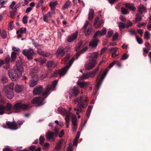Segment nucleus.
I'll return each mask as SVG.
<instances>
[{"mask_svg":"<svg viewBox=\"0 0 151 151\" xmlns=\"http://www.w3.org/2000/svg\"><path fill=\"white\" fill-rule=\"evenodd\" d=\"M67 50V47L66 48H64L61 47L59 48L57 50V53L58 55L63 56Z\"/></svg>","mask_w":151,"mask_h":151,"instance_id":"obj_21","label":"nucleus"},{"mask_svg":"<svg viewBox=\"0 0 151 151\" xmlns=\"http://www.w3.org/2000/svg\"><path fill=\"white\" fill-rule=\"evenodd\" d=\"M132 25V23L129 20L128 21L126 24H125L126 27V28H128L129 27L131 26Z\"/></svg>","mask_w":151,"mask_h":151,"instance_id":"obj_50","label":"nucleus"},{"mask_svg":"<svg viewBox=\"0 0 151 151\" xmlns=\"http://www.w3.org/2000/svg\"><path fill=\"white\" fill-rule=\"evenodd\" d=\"M108 71V69L106 68L104 70L103 73L101 75L100 72L97 77L96 79L97 84L96 86V88L97 90H98L102 82L103 81Z\"/></svg>","mask_w":151,"mask_h":151,"instance_id":"obj_5","label":"nucleus"},{"mask_svg":"<svg viewBox=\"0 0 151 151\" xmlns=\"http://www.w3.org/2000/svg\"><path fill=\"white\" fill-rule=\"evenodd\" d=\"M99 69V66H97L96 69L91 72H89L88 73H87L85 75L83 76V78L84 79H86L89 77H91L92 78L95 75V74Z\"/></svg>","mask_w":151,"mask_h":151,"instance_id":"obj_10","label":"nucleus"},{"mask_svg":"<svg viewBox=\"0 0 151 151\" xmlns=\"http://www.w3.org/2000/svg\"><path fill=\"white\" fill-rule=\"evenodd\" d=\"M80 134V132H77L76 135L75 136V138L74 139L75 140H78V139L79 137Z\"/></svg>","mask_w":151,"mask_h":151,"instance_id":"obj_62","label":"nucleus"},{"mask_svg":"<svg viewBox=\"0 0 151 151\" xmlns=\"http://www.w3.org/2000/svg\"><path fill=\"white\" fill-rule=\"evenodd\" d=\"M58 111L60 113L63 115H65V125L66 127H69V125L70 121V118L71 116V113H69L67 110L62 108H58Z\"/></svg>","mask_w":151,"mask_h":151,"instance_id":"obj_6","label":"nucleus"},{"mask_svg":"<svg viewBox=\"0 0 151 151\" xmlns=\"http://www.w3.org/2000/svg\"><path fill=\"white\" fill-rule=\"evenodd\" d=\"M71 2L69 1H67L63 7V9H64L67 8L68 6L70 4Z\"/></svg>","mask_w":151,"mask_h":151,"instance_id":"obj_47","label":"nucleus"},{"mask_svg":"<svg viewBox=\"0 0 151 151\" xmlns=\"http://www.w3.org/2000/svg\"><path fill=\"white\" fill-rule=\"evenodd\" d=\"M93 106H88V108L87 111L86 116L88 118L89 117Z\"/></svg>","mask_w":151,"mask_h":151,"instance_id":"obj_42","label":"nucleus"},{"mask_svg":"<svg viewBox=\"0 0 151 151\" xmlns=\"http://www.w3.org/2000/svg\"><path fill=\"white\" fill-rule=\"evenodd\" d=\"M106 33V29L103 27L101 31L98 30L97 31L94 35V37H96L99 35L102 36L105 35Z\"/></svg>","mask_w":151,"mask_h":151,"instance_id":"obj_15","label":"nucleus"},{"mask_svg":"<svg viewBox=\"0 0 151 151\" xmlns=\"http://www.w3.org/2000/svg\"><path fill=\"white\" fill-rule=\"evenodd\" d=\"M64 134V130L62 129L60 133L59 134L58 136L60 137H61L63 136V135Z\"/></svg>","mask_w":151,"mask_h":151,"instance_id":"obj_63","label":"nucleus"},{"mask_svg":"<svg viewBox=\"0 0 151 151\" xmlns=\"http://www.w3.org/2000/svg\"><path fill=\"white\" fill-rule=\"evenodd\" d=\"M0 81L3 84H5L8 82L7 77L4 75L0 76Z\"/></svg>","mask_w":151,"mask_h":151,"instance_id":"obj_34","label":"nucleus"},{"mask_svg":"<svg viewBox=\"0 0 151 151\" xmlns=\"http://www.w3.org/2000/svg\"><path fill=\"white\" fill-rule=\"evenodd\" d=\"M118 33L117 32L116 33L115 35L113 36L112 37V40L114 41L116 40L118 37Z\"/></svg>","mask_w":151,"mask_h":151,"instance_id":"obj_61","label":"nucleus"},{"mask_svg":"<svg viewBox=\"0 0 151 151\" xmlns=\"http://www.w3.org/2000/svg\"><path fill=\"white\" fill-rule=\"evenodd\" d=\"M121 11L123 14H126L128 13L127 10L124 7L122 8Z\"/></svg>","mask_w":151,"mask_h":151,"instance_id":"obj_52","label":"nucleus"},{"mask_svg":"<svg viewBox=\"0 0 151 151\" xmlns=\"http://www.w3.org/2000/svg\"><path fill=\"white\" fill-rule=\"evenodd\" d=\"M0 35L3 39H5L6 36V32L5 31H0Z\"/></svg>","mask_w":151,"mask_h":151,"instance_id":"obj_44","label":"nucleus"},{"mask_svg":"<svg viewBox=\"0 0 151 151\" xmlns=\"http://www.w3.org/2000/svg\"><path fill=\"white\" fill-rule=\"evenodd\" d=\"M113 34V31L112 30H110L108 31L107 35L106 36L107 37H111Z\"/></svg>","mask_w":151,"mask_h":151,"instance_id":"obj_51","label":"nucleus"},{"mask_svg":"<svg viewBox=\"0 0 151 151\" xmlns=\"http://www.w3.org/2000/svg\"><path fill=\"white\" fill-rule=\"evenodd\" d=\"M58 2L57 1H55L54 2L51 1L49 4L50 7L51 8V11H53V12L55 13L54 9L55 6L57 4Z\"/></svg>","mask_w":151,"mask_h":151,"instance_id":"obj_31","label":"nucleus"},{"mask_svg":"<svg viewBox=\"0 0 151 151\" xmlns=\"http://www.w3.org/2000/svg\"><path fill=\"white\" fill-rule=\"evenodd\" d=\"M22 74V72L14 69L9 70L8 72L9 76L12 81L17 80Z\"/></svg>","mask_w":151,"mask_h":151,"instance_id":"obj_7","label":"nucleus"},{"mask_svg":"<svg viewBox=\"0 0 151 151\" xmlns=\"http://www.w3.org/2000/svg\"><path fill=\"white\" fill-rule=\"evenodd\" d=\"M77 119L75 116L73 117L72 119V123L73 126H77Z\"/></svg>","mask_w":151,"mask_h":151,"instance_id":"obj_43","label":"nucleus"},{"mask_svg":"<svg viewBox=\"0 0 151 151\" xmlns=\"http://www.w3.org/2000/svg\"><path fill=\"white\" fill-rule=\"evenodd\" d=\"M16 68L14 69L17 70L18 71H19V72H22L23 70V66L22 65V63L21 61H18L16 63Z\"/></svg>","mask_w":151,"mask_h":151,"instance_id":"obj_25","label":"nucleus"},{"mask_svg":"<svg viewBox=\"0 0 151 151\" xmlns=\"http://www.w3.org/2000/svg\"><path fill=\"white\" fill-rule=\"evenodd\" d=\"M98 56V54L97 53L94 52L92 53L91 56V58L92 59V60H93L95 61L96 63H97L96 60V59L97 58Z\"/></svg>","mask_w":151,"mask_h":151,"instance_id":"obj_36","label":"nucleus"},{"mask_svg":"<svg viewBox=\"0 0 151 151\" xmlns=\"http://www.w3.org/2000/svg\"><path fill=\"white\" fill-rule=\"evenodd\" d=\"M104 23L102 19H100L99 17H96L93 23V25L96 28H98L101 26Z\"/></svg>","mask_w":151,"mask_h":151,"instance_id":"obj_11","label":"nucleus"},{"mask_svg":"<svg viewBox=\"0 0 151 151\" xmlns=\"http://www.w3.org/2000/svg\"><path fill=\"white\" fill-rule=\"evenodd\" d=\"M144 37L147 40H148L149 38L150 34L147 31H146L144 35Z\"/></svg>","mask_w":151,"mask_h":151,"instance_id":"obj_48","label":"nucleus"},{"mask_svg":"<svg viewBox=\"0 0 151 151\" xmlns=\"http://www.w3.org/2000/svg\"><path fill=\"white\" fill-rule=\"evenodd\" d=\"M43 88L42 86H36L33 90V93L34 95H38L40 94L42 91Z\"/></svg>","mask_w":151,"mask_h":151,"instance_id":"obj_14","label":"nucleus"},{"mask_svg":"<svg viewBox=\"0 0 151 151\" xmlns=\"http://www.w3.org/2000/svg\"><path fill=\"white\" fill-rule=\"evenodd\" d=\"M110 52H112L111 56L113 58H114L119 55V53L117 52V50L116 48L112 47L110 49Z\"/></svg>","mask_w":151,"mask_h":151,"instance_id":"obj_27","label":"nucleus"},{"mask_svg":"<svg viewBox=\"0 0 151 151\" xmlns=\"http://www.w3.org/2000/svg\"><path fill=\"white\" fill-rule=\"evenodd\" d=\"M13 23V21H11L9 23L8 25V29L9 30H12L13 29V27L12 25Z\"/></svg>","mask_w":151,"mask_h":151,"instance_id":"obj_49","label":"nucleus"},{"mask_svg":"<svg viewBox=\"0 0 151 151\" xmlns=\"http://www.w3.org/2000/svg\"><path fill=\"white\" fill-rule=\"evenodd\" d=\"M14 84L13 83H11L9 84L8 86V88L11 90H13L14 89Z\"/></svg>","mask_w":151,"mask_h":151,"instance_id":"obj_54","label":"nucleus"},{"mask_svg":"<svg viewBox=\"0 0 151 151\" xmlns=\"http://www.w3.org/2000/svg\"><path fill=\"white\" fill-rule=\"evenodd\" d=\"M125 7L130 9L132 11H135L136 8L134 7L132 4H130L129 3H126L125 4Z\"/></svg>","mask_w":151,"mask_h":151,"instance_id":"obj_33","label":"nucleus"},{"mask_svg":"<svg viewBox=\"0 0 151 151\" xmlns=\"http://www.w3.org/2000/svg\"><path fill=\"white\" fill-rule=\"evenodd\" d=\"M59 129L58 128L55 127L54 129V136H57L59 133Z\"/></svg>","mask_w":151,"mask_h":151,"instance_id":"obj_57","label":"nucleus"},{"mask_svg":"<svg viewBox=\"0 0 151 151\" xmlns=\"http://www.w3.org/2000/svg\"><path fill=\"white\" fill-rule=\"evenodd\" d=\"M23 89V86H22L16 85L15 87V90L17 93H19L22 91Z\"/></svg>","mask_w":151,"mask_h":151,"instance_id":"obj_32","label":"nucleus"},{"mask_svg":"<svg viewBox=\"0 0 151 151\" xmlns=\"http://www.w3.org/2000/svg\"><path fill=\"white\" fill-rule=\"evenodd\" d=\"M74 102L75 103H78V107L79 108L76 110L77 111H80V109L81 108H86L88 105V99L85 96H81L80 97L76 98L74 100Z\"/></svg>","mask_w":151,"mask_h":151,"instance_id":"obj_4","label":"nucleus"},{"mask_svg":"<svg viewBox=\"0 0 151 151\" xmlns=\"http://www.w3.org/2000/svg\"><path fill=\"white\" fill-rule=\"evenodd\" d=\"M71 94L70 96V98L73 96H77L80 93V91L76 86H74L71 91Z\"/></svg>","mask_w":151,"mask_h":151,"instance_id":"obj_20","label":"nucleus"},{"mask_svg":"<svg viewBox=\"0 0 151 151\" xmlns=\"http://www.w3.org/2000/svg\"><path fill=\"white\" fill-rule=\"evenodd\" d=\"M125 24L121 22L118 23V27L120 30L123 29L125 28H126Z\"/></svg>","mask_w":151,"mask_h":151,"instance_id":"obj_39","label":"nucleus"},{"mask_svg":"<svg viewBox=\"0 0 151 151\" xmlns=\"http://www.w3.org/2000/svg\"><path fill=\"white\" fill-rule=\"evenodd\" d=\"M45 139L43 137L41 136L39 138V143L41 145H42L45 141Z\"/></svg>","mask_w":151,"mask_h":151,"instance_id":"obj_46","label":"nucleus"},{"mask_svg":"<svg viewBox=\"0 0 151 151\" xmlns=\"http://www.w3.org/2000/svg\"><path fill=\"white\" fill-rule=\"evenodd\" d=\"M47 134V138L48 139H52L53 141L54 140L55 138L53 137L54 136V134L52 131L49 130L48 131Z\"/></svg>","mask_w":151,"mask_h":151,"instance_id":"obj_28","label":"nucleus"},{"mask_svg":"<svg viewBox=\"0 0 151 151\" xmlns=\"http://www.w3.org/2000/svg\"><path fill=\"white\" fill-rule=\"evenodd\" d=\"M129 55L125 53L122 55L120 59L122 60H125L127 59Z\"/></svg>","mask_w":151,"mask_h":151,"instance_id":"obj_53","label":"nucleus"},{"mask_svg":"<svg viewBox=\"0 0 151 151\" xmlns=\"http://www.w3.org/2000/svg\"><path fill=\"white\" fill-rule=\"evenodd\" d=\"M27 18L28 17L27 16L25 15L22 18V22L23 23L25 24L27 23Z\"/></svg>","mask_w":151,"mask_h":151,"instance_id":"obj_55","label":"nucleus"},{"mask_svg":"<svg viewBox=\"0 0 151 151\" xmlns=\"http://www.w3.org/2000/svg\"><path fill=\"white\" fill-rule=\"evenodd\" d=\"M38 68L36 67L32 68L30 71L31 77H35V75L37 76V77H38V76L37 74L38 71Z\"/></svg>","mask_w":151,"mask_h":151,"instance_id":"obj_24","label":"nucleus"},{"mask_svg":"<svg viewBox=\"0 0 151 151\" xmlns=\"http://www.w3.org/2000/svg\"><path fill=\"white\" fill-rule=\"evenodd\" d=\"M37 52L39 54L43 57H48L50 55L49 53L44 52L40 48H37Z\"/></svg>","mask_w":151,"mask_h":151,"instance_id":"obj_26","label":"nucleus"},{"mask_svg":"<svg viewBox=\"0 0 151 151\" xmlns=\"http://www.w3.org/2000/svg\"><path fill=\"white\" fill-rule=\"evenodd\" d=\"M32 79L29 83V85L30 87H33L36 85L38 81V78L36 76H35V77H31Z\"/></svg>","mask_w":151,"mask_h":151,"instance_id":"obj_17","label":"nucleus"},{"mask_svg":"<svg viewBox=\"0 0 151 151\" xmlns=\"http://www.w3.org/2000/svg\"><path fill=\"white\" fill-rule=\"evenodd\" d=\"M23 54L27 56L29 60H31L32 58V56L34 55V51L32 49L28 50H23L22 51Z\"/></svg>","mask_w":151,"mask_h":151,"instance_id":"obj_9","label":"nucleus"},{"mask_svg":"<svg viewBox=\"0 0 151 151\" xmlns=\"http://www.w3.org/2000/svg\"><path fill=\"white\" fill-rule=\"evenodd\" d=\"M77 36V32H75L74 33L72 34L71 35L68 36L67 39V41L68 42H72L76 39Z\"/></svg>","mask_w":151,"mask_h":151,"instance_id":"obj_16","label":"nucleus"},{"mask_svg":"<svg viewBox=\"0 0 151 151\" xmlns=\"http://www.w3.org/2000/svg\"><path fill=\"white\" fill-rule=\"evenodd\" d=\"M31 107V106L27 104L19 101L15 104L12 107V110L14 112L18 113L20 112L21 110L24 111L28 110Z\"/></svg>","mask_w":151,"mask_h":151,"instance_id":"obj_2","label":"nucleus"},{"mask_svg":"<svg viewBox=\"0 0 151 151\" xmlns=\"http://www.w3.org/2000/svg\"><path fill=\"white\" fill-rule=\"evenodd\" d=\"M26 29L25 28L22 27L18 30H17L16 33L17 34L20 33L21 34L24 33H26Z\"/></svg>","mask_w":151,"mask_h":151,"instance_id":"obj_37","label":"nucleus"},{"mask_svg":"<svg viewBox=\"0 0 151 151\" xmlns=\"http://www.w3.org/2000/svg\"><path fill=\"white\" fill-rule=\"evenodd\" d=\"M17 53L14 52H13L11 54V62H12L15 61L16 58Z\"/></svg>","mask_w":151,"mask_h":151,"instance_id":"obj_40","label":"nucleus"},{"mask_svg":"<svg viewBox=\"0 0 151 151\" xmlns=\"http://www.w3.org/2000/svg\"><path fill=\"white\" fill-rule=\"evenodd\" d=\"M63 141V139H61L59 140L58 142L57 143L56 146L54 149V151H58L61 149Z\"/></svg>","mask_w":151,"mask_h":151,"instance_id":"obj_22","label":"nucleus"},{"mask_svg":"<svg viewBox=\"0 0 151 151\" xmlns=\"http://www.w3.org/2000/svg\"><path fill=\"white\" fill-rule=\"evenodd\" d=\"M5 92V96L8 99H11L14 96V93L12 91L6 89Z\"/></svg>","mask_w":151,"mask_h":151,"instance_id":"obj_19","label":"nucleus"},{"mask_svg":"<svg viewBox=\"0 0 151 151\" xmlns=\"http://www.w3.org/2000/svg\"><path fill=\"white\" fill-rule=\"evenodd\" d=\"M12 108V105L9 103L6 104L5 106L2 105L0 104V115L3 114L5 111H11Z\"/></svg>","mask_w":151,"mask_h":151,"instance_id":"obj_8","label":"nucleus"},{"mask_svg":"<svg viewBox=\"0 0 151 151\" xmlns=\"http://www.w3.org/2000/svg\"><path fill=\"white\" fill-rule=\"evenodd\" d=\"M138 11L139 13L141 14L143 12H147L146 9L142 4L139 5L138 8Z\"/></svg>","mask_w":151,"mask_h":151,"instance_id":"obj_29","label":"nucleus"},{"mask_svg":"<svg viewBox=\"0 0 151 151\" xmlns=\"http://www.w3.org/2000/svg\"><path fill=\"white\" fill-rule=\"evenodd\" d=\"M92 30L91 27H89L88 29H86L84 31V32L86 36H88L89 35Z\"/></svg>","mask_w":151,"mask_h":151,"instance_id":"obj_41","label":"nucleus"},{"mask_svg":"<svg viewBox=\"0 0 151 151\" xmlns=\"http://www.w3.org/2000/svg\"><path fill=\"white\" fill-rule=\"evenodd\" d=\"M57 83L58 81L56 80L52 82V86L50 85L46 86L44 91L42 93V95L33 98L31 100L32 103L33 104H36L38 106H40L44 104L45 102V99L50 94V91L51 89L52 91L55 90Z\"/></svg>","mask_w":151,"mask_h":151,"instance_id":"obj_1","label":"nucleus"},{"mask_svg":"<svg viewBox=\"0 0 151 151\" xmlns=\"http://www.w3.org/2000/svg\"><path fill=\"white\" fill-rule=\"evenodd\" d=\"M10 60V58L9 55L7 56L5 59V61L6 63H9Z\"/></svg>","mask_w":151,"mask_h":151,"instance_id":"obj_64","label":"nucleus"},{"mask_svg":"<svg viewBox=\"0 0 151 151\" xmlns=\"http://www.w3.org/2000/svg\"><path fill=\"white\" fill-rule=\"evenodd\" d=\"M88 83L85 82H78L77 85L81 88H86L88 86Z\"/></svg>","mask_w":151,"mask_h":151,"instance_id":"obj_35","label":"nucleus"},{"mask_svg":"<svg viewBox=\"0 0 151 151\" xmlns=\"http://www.w3.org/2000/svg\"><path fill=\"white\" fill-rule=\"evenodd\" d=\"M94 16V10L93 9H91L88 13V19L90 21H91L92 20Z\"/></svg>","mask_w":151,"mask_h":151,"instance_id":"obj_30","label":"nucleus"},{"mask_svg":"<svg viewBox=\"0 0 151 151\" xmlns=\"http://www.w3.org/2000/svg\"><path fill=\"white\" fill-rule=\"evenodd\" d=\"M36 146L35 145H32L29 147V151H34L35 150L36 148Z\"/></svg>","mask_w":151,"mask_h":151,"instance_id":"obj_58","label":"nucleus"},{"mask_svg":"<svg viewBox=\"0 0 151 151\" xmlns=\"http://www.w3.org/2000/svg\"><path fill=\"white\" fill-rule=\"evenodd\" d=\"M75 59V58L73 57L69 61L68 63L66 64L65 67L55 71L53 74V76L56 77L58 75H59L60 76H64L66 73L68 69L72 65Z\"/></svg>","mask_w":151,"mask_h":151,"instance_id":"obj_3","label":"nucleus"},{"mask_svg":"<svg viewBox=\"0 0 151 151\" xmlns=\"http://www.w3.org/2000/svg\"><path fill=\"white\" fill-rule=\"evenodd\" d=\"M136 40L137 41L139 44H141L142 43V40L140 38H139L138 37H137Z\"/></svg>","mask_w":151,"mask_h":151,"instance_id":"obj_59","label":"nucleus"},{"mask_svg":"<svg viewBox=\"0 0 151 151\" xmlns=\"http://www.w3.org/2000/svg\"><path fill=\"white\" fill-rule=\"evenodd\" d=\"M136 17L135 19V22H136L137 23V22L138 21H140L142 19V17L140 16L139 14H136Z\"/></svg>","mask_w":151,"mask_h":151,"instance_id":"obj_45","label":"nucleus"},{"mask_svg":"<svg viewBox=\"0 0 151 151\" xmlns=\"http://www.w3.org/2000/svg\"><path fill=\"white\" fill-rule=\"evenodd\" d=\"M46 66L49 68L48 72H51V69L54 68L56 65L55 64L53 61H48L46 64Z\"/></svg>","mask_w":151,"mask_h":151,"instance_id":"obj_18","label":"nucleus"},{"mask_svg":"<svg viewBox=\"0 0 151 151\" xmlns=\"http://www.w3.org/2000/svg\"><path fill=\"white\" fill-rule=\"evenodd\" d=\"M6 124L8 127V128L12 130H15L17 129V123H16L15 121L12 122H6Z\"/></svg>","mask_w":151,"mask_h":151,"instance_id":"obj_12","label":"nucleus"},{"mask_svg":"<svg viewBox=\"0 0 151 151\" xmlns=\"http://www.w3.org/2000/svg\"><path fill=\"white\" fill-rule=\"evenodd\" d=\"M48 76V75L46 73H43L41 74V78L42 79H43L46 78H47Z\"/></svg>","mask_w":151,"mask_h":151,"instance_id":"obj_56","label":"nucleus"},{"mask_svg":"<svg viewBox=\"0 0 151 151\" xmlns=\"http://www.w3.org/2000/svg\"><path fill=\"white\" fill-rule=\"evenodd\" d=\"M93 38L94 39L89 43V45L92 47H95L97 46L99 40L96 37H94V36Z\"/></svg>","mask_w":151,"mask_h":151,"instance_id":"obj_23","label":"nucleus"},{"mask_svg":"<svg viewBox=\"0 0 151 151\" xmlns=\"http://www.w3.org/2000/svg\"><path fill=\"white\" fill-rule=\"evenodd\" d=\"M87 47H84L80 52H78L76 55V58H78V57L80 55L81 53H84L85 51L87 50Z\"/></svg>","mask_w":151,"mask_h":151,"instance_id":"obj_38","label":"nucleus"},{"mask_svg":"<svg viewBox=\"0 0 151 151\" xmlns=\"http://www.w3.org/2000/svg\"><path fill=\"white\" fill-rule=\"evenodd\" d=\"M83 45V41H80L78 43L77 47V50H79L80 47L82 46Z\"/></svg>","mask_w":151,"mask_h":151,"instance_id":"obj_60","label":"nucleus"},{"mask_svg":"<svg viewBox=\"0 0 151 151\" xmlns=\"http://www.w3.org/2000/svg\"><path fill=\"white\" fill-rule=\"evenodd\" d=\"M96 64L95 61L90 60L88 62L86 63L85 64V68L88 70L91 69L95 67Z\"/></svg>","mask_w":151,"mask_h":151,"instance_id":"obj_13","label":"nucleus"}]
</instances>
